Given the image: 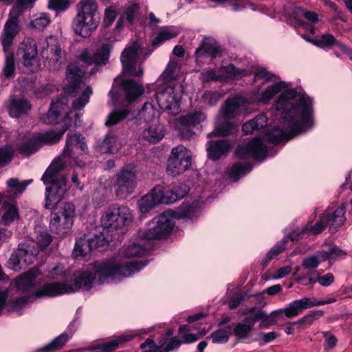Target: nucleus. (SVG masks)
<instances>
[{
	"instance_id": "obj_1",
	"label": "nucleus",
	"mask_w": 352,
	"mask_h": 352,
	"mask_svg": "<svg viewBox=\"0 0 352 352\" xmlns=\"http://www.w3.org/2000/svg\"><path fill=\"white\" fill-rule=\"evenodd\" d=\"M278 79V76L266 68L256 69L250 98L241 95L228 98L221 105L214 129L208 136L223 137L233 133L236 126L226 119L248 114L250 103L268 104L276 95L274 107L280 116V128L269 133L270 140L278 141L298 133L311 131L316 124L314 98L300 89L293 87L291 82Z\"/></svg>"
},
{
	"instance_id": "obj_2",
	"label": "nucleus",
	"mask_w": 352,
	"mask_h": 352,
	"mask_svg": "<svg viewBox=\"0 0 352 352\" xmlns=\"http://www.w3.org/2000/svg\"><path fill=\"white\" fill-rule=\"evenodd\" d=\"M148 240L140 236V231L119 254L113 258L91 264L97 278V285L117 283L133 276L142 270L147 262L138 258L144 256L149 250Z\"/></svg>"
},
{
	"instance_id": "obj_3",
	"label": "nucleus",
	"mask_w": 352,
	"mask_h": 352,
	"mask_svg": "<svg viewBox=\"0 0 352 352\" xmlns=\"http://www.w3.org/2000/svg\"><path fill=\"white\" fill-rule=\"evenodd\" d=\"M84 139L80 133H69L61 155L56 157L45 171L42 181L46 186L45 204L46 208L54 209V206L64 198L67 192L66 178L60 174L67 162L63 160V158H67L69 162L73 160L77 166H84V163L76 160L74 156V149L79 148L83 153L87 150Z\"/></svg>"
},
{
	"instance_id": "obj_4",
	"label": "nucleus",
	"mask_w": 352,
	"mask_h": 352,
	"mask_svg": "<svg viewBox=\"0 0 352 352\" xmlns=\"http://www.w3.org/2000/svg\"><path fill=\"white\" fill-rule=\"evenodd\" d=\"M277 115L279 116L277 124L270 125L267 129V118L263 113H260L254 118L245 122L243 126L242 130L245 134L252 133L255 131L263 133V136L259 135L253 139L245 140L240 144L235 151V156L239 159H248L253 158L256 160H263L267 157L273 155L274 153H270L268 149V146L265 144L267 143L276 144L282 141H287L300 134L305 133L309 131H306L292 135L289 137L283 138L278 141H272L269 138V133L275 129L280 128V116L276 111Z\"/></svg>"
},
{
	"instance_id": "obj_5",
	"label": "nucleus",
	"mask_w": 352,
	"mask_h": 352,
	"mask_svg": "<svg viewBox=\"0 0 352 352\" xmlns=\"http://www.w3.org/2000/svg\"><path fill=\"white\" fill-rule=\"evenodd\" d=\"M68 109V98L63 96L56 100H53L51 107L46 114L41 116V119L46 124H58L62 120L63 124L59 131H48L45 133L34 135L28 141L24 142L20 146L22 153L28 155L37 151L41 144H56L61 139L64 133L72 126L71 116L73 112H67Z\"/></svg>"
},
{
	"instance_id": "obj_6",
	"label": "nucleus",
	"mask_w": 352,
	"mask_h": 352,
	"mask_svg": "<svg viewBox=\"0 0 352 352\" xmlns=\"http://www.w3.org/2000/svg\"><path fill=\"white\" fill-rule=\"evenodd\" d=\"M32 270H34L32 269ZM37 275L35 278V285L32 289L33 297L38 298H52L60 295L78 292L80 290L89 291L95 284H97V278L91 265L74 272L69 280L63 282L47 283L36 288V278L39 274L37 270Z\"/></svg>"
},
{
	"instance_id": "obj_7",
	"label": "nucleus",
	"mask_w": 352,
	"mask_h": 352,
	"mask_svg": "<svg viewBox=\"0 0 352 352\" xmlns=\"http://www.w3.org/2000/svg\"><path fill=\"white\" fill-rule=\"evenodd\" d=\"M36 275V271L29 270L14 279L13 285L16 292L18 295H23L21 296L12 297L11 290L0 289V315L3 309L21 315L25 306L35 300L32 291L35 285Z\"/></svg>"
},
{
	"instance_id": "obj_8",
	"label": "nucleus",
	"mask_w": 352,
	"mask_h": 352,
	"mask_svg": "<svg viewBox=\"0 0 352 352\" xmlns=\"http://www.w3.org/2000/svg\"><path fill=\"white\" fill-rule=\"evenodd\" d=\"M346 206H330L322 213L320 219L313 226L307 225L302 229H296L289 234L292 241H299L310 234L317 235L322 233L327 227L331 232H336L346 222Z\"/></svg>"
},
{
	"instance_id": "obj_9",
	"label": "nucleus",
	"mask_w": 352,
	"mask_h": 352,
	"mask_svg": "<svg viewBox=\"0 0 352 352\" xmlns=\"http://www.w3.org/2000/svg\"><path fill=\"white\" fill-rule=\"evenodd\" d=\"M89 74L76 64H70L67 67L66 79L68 82L65 91L74 98L72 108L74 110H80L89 102L92 94L91 87L85 82Z\"/></svg>"
},
{
	"instance_id": "obj_10",
	"label": "nucleus",
	"mask_w": 352,
	"mask_h": 352,
	"mask_svg": "<svg viewBox=\"0 0 352 352\" xmlns=\"http://www.w3.org/2000/svg\"><path fill=\"white\" fill-rule=\"evenodd\" d=\"M246 316L242 322L236 324L233 328V334L238 340H245L252 335L253 327L256 321L263 324L272 325L284 320L283 309H280L271 312L270 315L256 307L248 308L242 313Z\"/></svg>"
},
{
	"instance_id": "obj_11",
	"label": "nucleus",
	"mask_w": 352,
	"mask_h": 352,
	"mask_svg": "<svg viewBox=\"0 0 352 352\" xmlns=\"http://www.w3.org/2000/svg\"><path fill=\"white\" fill-rule=\"evenodd\" d=\"M77 11L73 29L77 34L88 37L100 23L98 3L96 0H81L77 6Z\"/></svg>"
},
{
	"instance_id": "obj_12",
	"label": "nucleus",
	"mask_w": 352,
	"mask_h": 352,
	"mask_svg": "<svg viewBox=\"0 0 352 352\" xmlns=\"http://www.w3.org/2000/svg\"><path fill=\"white\" fill-rule=\"evenodd\" d=\"M175 210H168L155 217L146 229L140 230V236L148 241L168 238L175 228Z\"/></svg>"
},
{
	"instance_id": "obj_13",
	"label": "nucleus",
	"mask_w": 352,
	"mask_h": 352,
	"mask_svg": "<svg viewBox=\"0 0 352 352\" xmlns=\"http://www.w3.org/2000/svg\"><path fill=\"white\" fill-rule=\"evenodd\" d=\"M144 44L143 39H135L122 52L120 60L124 75L138 77L143 75L141 64L146 57L144 52Z\"/></svg>"
},
{
	"instance_id": "obj_14",
	"label": "nucleus",
	"mask_w": 352,
	"mask_h": 352,
	"mask_svg": "<svg viewBox=\"0 0 352 352\" xmlns=\"http://www.w3.org/2000/svg\"><path fill=\"white\" fill-rule=\"evenodd\" d=\"M36 0H16V6L10 10L6 22L1 43L3 51L11 50L14 38L20 31L19 18L26 9L31 8Z\"/></svg>"
},
{
	"instance_id": "obj_15",
	"label": "nucleus",
	"mask_w": 352,
	"mask_h": 352,
	"mask_svg": "<svg viewBox=\"0 0 352 352\" xmlns=\"http://www.w3.org/2000/svg\"><path fill=\"white\" fill-rule=\"evenodd\" d=\"M155 98L159 107L172 115L180 111L184 87L180 83L157 85Z\"/></svg>"
},
{
	"instance_id": "obj_16",
	"label": "nucleus",
	"mask_w": 352,
	"mask_h": 352,
	"mask_svg": "<svg viewBox=\"0 0 352 352\" xmlns=\"http://www.w3.org/2000/svg\"><path fill=\"white\" fill-rule=\"evenodd\" d=\"M40 54L45 66L51 71H58L65 64V54L56 36H49L38 41Z\"/></svg>"
},
{
	"instance_id": "obj_17",
	"label": "nucleus",
	"mask_w": 352,
	"mask_h": 352,
	"mask_svg": "<svg viewBox=\"0 0 352 352\" xmlns=\"http://www.w3.org/2000/svg\"><path fill=\"white\" fill-rule=\"evenodd\" d=\"M137 167L133 164H127L116 175L115 192L118 197L124 199L131 195L138 186Z\"/></svg>"
},
{
	"instance_id": "obj_18",
	"label": "nucleus",
	"mask_w": 352,
	"mask_h": 352,
	"mask_svg": "<svg viewBox=\"0 0 352 352\" xmlns=\"http://www.w3.org/2000/svg\"><path fill=\"white\" fill-rule=\"evenodd\" d=\"M133 219L132 211L129 207L115 204L104 212L100 222L104 228L118 230L130 224Z\"/></svg>"
},
{
	"instance_id": "obj_19",
	"label": "nucleus",
	"mask_w": 352,
	"mask_h": 352,
	"mask_svg": "<svg viewBox=\"0 0 352 352\" xmlns=\"http://www.w3.org/2000/svg\"><path fill=\"white\" fill-rule=\"evenodd\" d=\"M16 56L27 72L34 73L39 70L41 64L38 56V44L32 38H25L20 43Z\"/></svg>"
},
{
	"instance_id": "obj_20",
	"label": "nucleus",
	"mask_w": 352,
	"mask_h": 352,
	"mask_svg": "<svg viewBox=\"0 0 352 352\" xmlns=\"http://www.w3.org/2000/svg\"><path fill=\"white\" fill-rule=\"evenodd\" d=\"M192 164V154L183 145H179L171 150L167 162L166 171L168 175L177 176L189 169Z\"/></svg>"
},
{
	"instance_id": "obj_21",
	"label": "nucleus",
	"mask_w": 352,
	"mask_h": 352,
	"mask_svg": "<svg viewBox=\"0 0 352 352\" xmlns=\"http://www.w3.org/2000/svg\"><path fill=\"white\" fill-rule=\"evenodd\" d=\"M248 74V70L238 69L232 64H230L216 69L205 68L201 71L199 79L204 83L211 81L222 82L229 79L240 78Z\"/></svg>"
},
{
	"instance_id": "obj_22",
	"label": "nucleus",
	"mask_w": 352,
	"mask_h": 352,
	"mask_svg": "<svg viewBox=\"0 0 352 352\" xmlns=\"http://www.w3.org/2000/svg\"><path fill=\"white\" fill-rule=\"evenodd\" d=\"M155 329V326L146 328H142L126 331L108 342L99 345L91 351V352H110L116 349L125 342L131 341L135 338H141L143 336L150 333Z\"/></svg>"
},
{
	"instance_id": "obj_23",
	"label": "nucleus",
	"mask_w": 352,
	"mask_h": 352,
	"mask_svg": "<svg viewBox=\"0 0 352 352\" xmlns=\"http://www.w3.org/2000/svg\"><path fill=\"white\" fill-rule=\"evenodd\" d=\"M337 299L334 297L328 298L324 300H316L314 298H302L301 299L294 300L290 302L285 309H283V313L287 318H293L301 314L304 310L331 304L335 302Z\"/></svg>"
},
{
	"instance_id": "obj_24",
	"label": "nucleus",
	"mask_w": 352,
	"mask_h": 352,
	"mask_svg": "<svg viewBox=\"0 0 352 352\" xmlns=\"http://www.w3.org/2000/svg\"><path fill=\"white\" fill-rule=\"evenodd\" d=\"M111 45H102L95 52L84 50L80 55V60L87 65H105L109 58Z\"/></svg>"
},
{
	"instance_id": "obj_25",
	"label": "nucleus",
	"mask_w": 352,
	"mask_h": 352,
	"mask_svg": "<svg viewBox=\"0 0 352 352\" xmlns=\"http://www.w3.org/2000/svg\"><path fill=\"white\" fill-rule=\"evenodd\" d=\"M204 207V201L196 199L190 202L184 203L177 210H175L177 219L184 218L189 220L197 219L201 214Z\"/></svg>"
},
{
	"instance_id": "obj_26",
	"label": "nucleus",
	"mask_w": 352,
	"mask_h": 352,
	"mask_svg": "<svg viewBox=\"0 0 352 352\" xmlns=\"http://www.w3.org/2000/svg\"><path fill=\"white\" fill-rule=\"evenodd\" d=\"M114 84L122 87L125 94L126 100L129 103L134 101L144 93L142 85L132 80L124 79L119 76L115 79Z\"/></svg>"
},
{
	"instance_id": "obj_27",
	"label": "nucleus",
	"mask_w": 352,
	"mask_h": 352,
	"mask_svg": "<svg viewBox=\"0 0 352 352\" xmlns=\"http://www.w3.org/2000/svg\"><path fill=\"white\" fill-rule=\"evenodd\" d=\"M231 147V142L226 139L210 140L206 143L208 155L212 160H217L226 155Z\"/></svg>"
},
{
	"instance_id": "obj_28",
	"label": "nucleus",
	"mask_w": 352,
	"mask_h": 352,
	"mask_svg": "<svg viewBox=\"0 0 352 352\" xmlns=\"http://www.w3.org/2000/svg\"><path fill=\"white\" fill-rule=\"evenodd\" d=\"M252 169L248 162H236L228 166L225 171L224 177L231 182H236L245 177Z\"/></svg>"
},
{
	"instance_id": "obj_29",
	"label": "nucleus",
	"mask_w": 352,
	"mask_h": 352,
	"mask_svg": "<svg viewBox=\"0 0 352 352\" xmlns=\"http://www.w3.org/2000/svg\"><path fill=\"white\" fill-rule=\"evenodd\" d=\"M210 330V327L207 329L197 328L195 327H190L188 324L181 325L179 328L178 333L182 340V343H192L200 338L204 336Z\"/></svg>"
},
{
	"instance_id": "obj_30",
	"label": "nucleus",
	"mask_w": 352,
	"mask_h": 352,
	"mask_svg": "<svg viewBox=\"0 0 352 352\" xmlns=\"http://www.w3.org/2000/svg\"><path fill=\"white\" fill-rule=\"evenodd\" d=\"M160 189L155 186L138 200V205L141 213H146L155 206L160 204V197H158L160 192Z\"/></svg>"
},
{
	"instance_id": "obj_31",
	"label": "nucleus",
	"mask_w": 352,
	"mask_h": 352,
	"mask_svg": "<svg viewBox=\"0 0 352 352\" xmlns=\"http://www.w3.org/2000/svg\"><path fill=\"white\" fill-rule=\"evenodd\" d=\"M179 65L177 60L175 59H171L164 72L156 80L157 85L161 84H170V83H179L177 81L178 76Z\"/></svg>"
},
{
	"instance_id": "obj_32",
	"label": "nucleus",
	"mask_w": 352,
	"mask_h": 352,
	"mask_svg": "<svg viewBox=\"0 0 352 352\" xmlns=\"http://www.w3.org/2000/svg\"><path fill=\"white\" fill-rule=\"evenodd\" d=\"M30 109L31 104L27 100L22 98H11L8 110L12 118H19L27 113Z\"/></svg>"
},
{
	"instance_id": "obj_33",
	"label": "nucleus",
	"mask_w": 352,
	"mask_h": 352,
	"mask_svg": "<svg viewBox=\"0 0 352 352\" xmlns=\"http://www.w3.org/2000/svg\"><path fill=\"white\" fill-rule=\"evenodd\" d=\"M165 135L164 126L157 122L148 126L142 133V138L151 143H157L160 141Z\"/></svg>"
},
{
	"instance_id": "obj_34",
	"label": "nucleus",
	"mask_w": 352,
	"mask_h": 352,
	"mask_svg": "<svg viewBox=\"0 0 352 352\" xmlns=\"http://www.w3.org/2000/svg\"><path fill=\"white\" fill-rule=\"evenodd\" d=\"M122 143L113 133H108L99 144V150L103 153H117L122 147Z\"/></svg>"
},
{
	"instance_id": "obj_35",
	"label": "nucleus",
	"mask_w": 352,
	"mask_h": 352,
	"mask_svg": "<svg viewBox=\"0 0 352 352\" xmlns=\"http://www.w3.org/2000/svg\"><path fill=\"white\" fill-rule=\"evenodd\" d=\"M139 12V6L135 3H130L124 10L123 13L120 15L118 21L116 23V28L118 30H120L124 26V20L130 24L133 25Z\"/></svg>"
},
{
	"instance_id": "obj_36",
	"label": "nucleus",
	"mask_w": 352,
	"mask_h": 352,
	"mask_svg": "<svg viewBox=\"0 0 352 352\" xmlns=\"http://www.w3.org/2000/svg\"><path fill=\"white\" fill-rule=\"evenodd\" d=\"M64 219L58 214H56L55 211L52 212L50 216V230L60 236H63L67 234L72 226H64Z\"/></svg>"
},
{
	"instance_id": "obj_37",
	"label": "nucleus",
	"mask_w": 352,
	"mask_h": 352,
	"mask_svg": "<svg viewBox=\"0 0 352 352\" xmlns=\"http://www.w3.org/2000/svg\"><path fill=\"white\" fill-rule=\"evenodd\" d=\"M180 28L177 26L163 27L158 32L157 36L153 39L152 45L157 47L162 43L176 37L180 33Z\"/></svg>"
},
{
	"instance_id": "obj_38",
	"label": "nucleus",
	"mask_w": 352,
	"mask_h": 352,
	"mask_svg": "<svg viewBox=\"0 0 352 352\" xmlns=\"http://www.w3.org/2000/svg\"><path fill=\"white\" fill-rule=\"evenodd\" d=\"M56 214H60L64 219V226H73L74 219L76 216V206L72 202H65L59 207Z\"/></svg>"
},
{
	"instance_id": "obj_39",
	"label": "nucleus",
	"mask_w": 352,
	"mask_h": 352,
	"mask_svg": "<svg viewBox=\"0 0 352 352\" xmlns=\"http://www.w3.org/2000/svg\"><path fill=\"white\" fill-rule=\"evenodd\" d=\"M206 116L201 111L190 112L179 119V124L184 126L195 127L206 120Z\"/></svg>"
},
{
	"instance_id": "obj_40",
	"label": "nucleus",
	"mask_w": 352,
	"mask_h": 352,
	"mask_svg": "<svg viewBox=\"0 0 352 352\" xmlns=\"http://www.w3.org/2000/svg\"><path fill=\"white\" fill-rule=\"evenodd\" d=\"M322 255L324 256L325 261L327 260H336L344 258L346 253L340 249L337 245L331 243H325L322 245V249L320 250Z\"/></svg>"
},
{
	"instance_id": "obj_41",
	"label": "nucleus",
	"mask_w": 352,
	"mask_h": 352,
	"mask_svg": "<svg viewBox=\"0 0 352 352\" xmlns=\"http://www.w3.org/2000/svg\"><path fill=\"white\" fill-rule=\"evenodd\" d=\"M139 116L140 119L144 120L146 123H151L158 120L160 112L152 103L145 102L139 112Z\"/></svg>"
},
{
	"instance_id": "obj_42",
	"label": "nucleus",
	"mask_w": 352,
	"mask_h": 352,
	"mask_svg": "<svg viewBox=\"0 0 352 352\" xmlns=\"http://www.w3.org/2000/svg\"><path fill=\"white\" fill-rule=\"evenodd\" d=\"M69 340L66 335L62 333L49 343L39 347L37 351L40 352H52L60 349Z\"/></svg>"
},
{
	"instance_id": "obj_43",
	"label": "nucleus",
	"mask_w": 352,
	"mask_h": 352,
	"mask_svg": "<svg viewBox=\"0 0 352 352\" xmlns=\"http://www.w3.org/2000/svg\"><path fill=\"white\" fill-rule=\"evenodd\" d=\"M51 23V16L48 13L41 12L34 14L29 23L28 27L38 30H42Z\"/></svg>"
},
{
	"instance_id": "obj_44",
	"label": "nucleus",
	"mask_w": 352,
	"mask_h": 352,
	"mask_svg": "<svg viewBox=\"0 0 352 352\" xmlns=\"http://www.w3.org/2000/svg\"><path fill=\"white\" fill-rule=\"evenodd\" d=\"M325 257L320 251L305 257L302 261V267L304 269L315 270L322 262L325 261Z\"/></svg>"
},
{
	"instance_id": "obj_45",
	"label": "nucleus",
	"mask_w": 352,
	"mask_h": 352,
	"mask_svg": "<svg viewBox=\"0 0 352 352\" xmlns=\"http://www.w3.org/2000/svg\"><path fill=\"white\" fill-rule=\"evenodd\" d=\"M1 222L4 225H10L19 217V210L14 204H4L3 206Z\"/></svg>"
},
{
	"instance_id": "obj_46",
	"label": "nucleus",
	"mask_w": 352,
	"mask_h": 352,
	"mask_svg": "<svg viewBox=\"0 0 352 352\" xmlns=\"http://www.w3.org/2000/svg\"><path fill=\"white\" fill-rule=\"evenodd\" d=\"M17 250H21V252H23V255L20 256L22 258L25 267L27 265L32 264L34 261L36 255L38 253V250L37 249L27 243L19 245Z\"/></svg>"
},
{
	"instance_id": "obj_47",
	"label": "nucleus",
	"mask_w": 352,
	"mask_h": 352,
	"mask_svg": "<svg viewBox=\"0 0 352 352\" xmlns=\"http://www.w3.org/2000/svg\"><path fill=\"white\" fill-rule=\"evenodd\" d=\"M32 182V179L19 182L17 179L10 178L7 181V186L10 189V192L12 194L13 198H16L24 192Z\"/></svg>"
},
{
	"instance_id": "obj_48",
	"label": "nucleus",
	"mask_w": 352,
	"mask_h": 352,
	"mask_svg": "<svg viewBox=\"0 0 352 352\" xmlns=\"http://www.w3.org/2000/svg\"><path fill=\"white\" fill-rule=\"evenodd\" d=\"M220 54V50L217 47H214L208 42H203L200 46L196 50L195 56L199 58L201 56H208L212 58L217 57Z\"/></svg>"
},
{
	"instance_id": "obj_49",
	"label": "nucleus",
	"mask_w": 352,
	"mask_h": 352,
	"mask_svg": "<svg viewBox=\"0 0 352 352\" xmlns=\"http://www.w3.org/2000/svg\"><path fill=\"white\" fill-rule=\"evenodd\" d=\"M287 242L288 239L287 238H284L278 242L276 245H274L263 257L262 263L264 265H267L276 256L283 252L285 249L286 243Z\"/></svg>"
},
{
	"instance_id": "obj_50",
	"label": "nucleus",
	"mask_w": 352,
	"mask_h": 352,
	"mask_svg": "<svg viewBox=\"0 0 352 352\" xmlns=\"http://www.w3.org/2000/svg\"><path fill=\"white\" fill-rule=\"evenodd\" d=\"M91 249L87 240L82 238L76 239V244L73 250L72 256L76 259H80L85 257Z\"/></svg>"
},
{
	"instance_id": "obj_51",
	"label": "nucleus",
	"mask_w": 352,
	"mask_h": 352,
	"mask_svg": "<svg viewBox=\"0 0 352 352\" xmlns=\"http://www.w3.org/2000/svg\"><path fill=\"white\" fill-rule=\"evenodd\" d=\"M6 56L5 65L3 69V75L6 78L12 77L15 71L14 56L12 50L4 51Z\"/></svg>"
},
{
	"instance_id": "obj_52",
	"label": "nucleus",
	"mask_w": 352,
	"mask_h": 352,
	"mask_svg": "<svg viewBox=\"0 0 352 352\" xmlns=\"http://www.w3.org/2000/svg\"><path fill=\"white\" fill-rule=\"evenodd\" d=\"M231 327L228 326L224 329H219L211 333L210 338L214 344H224L226 343L230 338L231 333Z\"/></svg>"
},
{
	"instance_id": "obj_53",
	"label": "nucleus",
	"mask_w": 352,
	"mask_h": 352,
	"mask_svg": "<svg viewBox=\"0 0 352 352\" xmlns=\"http://www.w3.org/2000/svg\"><path fill=\"white\" fill-rule=\"evenodd\" d=\"M128 110L126 109L115 108L107 118L105 124L111 126L124 119L128 115Z\"/></svg>"
},
{
	"instance_id": "obj_54",
	"label": "nucleus",
	"mask_w": 352,
	"mask_h": 352,
	"mask_svg": "<svg viewBox=\"0 0 352 352\" xmlns=\"http://www.w3.org/2000/svg\"><path fill=\"white\" fill-rule=\"evenodd\" d=\"M23 252L21 250H15L13 253H12L10 258L7 262L8 267L15 271L18 272L25 268V265L23 263L22 258L20 256H22Z\"/></svg>"
},
{
	"instance_id": "obj_55",
	"label": "nucleus",
	"mask_w": 352,
	"mask_h": 352,
	"mask_svg": "<svg viewBox=\"0 0 352 352\" xmlns=\"http://www.w3.org/2000/svg\"><path fill=\"white\" fill-rule=\"evenodd\" d=\"M36 241L38 245L36 248L38 251L42 250L49 245L52 241V236L46 230H36Z\"/></svg>"
},
{
	"instance_id": "obj_56",
	"label": "nucleus",
	"mask_w": 352,
	"mask_h": 352,
	"mask_svg": "<svg viewBox=\"0 0 352 352\" xmlns=\"http://www.w3.org/2000/svg\"><path fill=\"white\" fill-rule=\"evenodd\" d=\"M222 97V95L217 91H206L201 98V102L208 105H214Z\"/></svg>"
},
{
	"instance_id": "obj_57",
	"label": "nucleus",
	"mask_w": 352,
	"mask_h": 352,
	"mask_svg": "<svg viewBox=\"0 0 352 352\" xmlns=\"http://www.w3.org/2000/svg\"><path fill=\"white\" fill-rule=\"evenodd\" d=\"M296 282L299 284L308 286L317 283V270H310L303 276L296 278Z\"/></svg>"
},
{
	"instance_id": "obj_58",
	"label": "nucleus",
	"mask_w": 352,
	"mask_h": 352,
	"mask_svg": "<svg viewBox=\"0 0 352 352\" xmlns=\"http://www.w3.org/2000/svg\"><path fill=\"white\" fill-rule=\"evenodd\" d=\"M313 43L321 48H327L332 45H334L336 39L331 34H324L322 36L316 40H314Z\"/></svg>"
},
{
	"instance_id": "obj_59",
	"label": "nucleus",
	"mask_w": 352,
	"mask_h": 352,
	"mask_svg": "<svg viewBox=\"0 0 352 352\" xmlns=\"http://www.w3.org/2000/svg\"><path fill=\"white\" fill-rule=\"evenodd\" d=\"M67 274V270L63 263H58L52 266L48 270V276L52 278L65 277Z\"/></svg>"
},
{
	"instance_id": "obj_60",
	"label": "nucleus",
	"mask_w": 352,
	"mask_h": 352,
	"mask_svg": "<svg viewBox=\"0 0 352 352\" xmlns=\"http://www.w3.org/2000/svg\"><path fill=\"white\" fill-rule=\"evenodd\" d=\"M14 149L10 145L0 148V166H3L8 164L12 158Z\"/></svg>"
},
{
	"instance_id": "obj_61",
	"label": "nucleus",
	"mask_w": 352,
	"mask_h": 352,
	"mask_svg": "<svg viewBox=\"0 0 352 352\" xmlns=\"http://www.w3.org/2000/svg\"><path fill=\"white\" fill-rule=\"evenodd\" d=\"M91 250L100 247L104 246L109 243V239L104 234L95 235L87 241Z\"/></svg>"
},
{
	"instance_id": "obj_62",
	"label": "nucleus",
	"mask_w": 352,
	"mask_h": 352,
	"mask_svg": "<svg viewBox=\"0 0 352 352\" xmlns=\"http://www.w3.org/2000/svg\"><path fill=\"white\" fill-rule=\"evenodd\" d=\"M323 314H324V312L322 311H320V310L315 311L302 317V318H300V320L296 321L295 323L309 326L314 322V321H315L316 320L322 317L323 316Z\"/></svg>"
},
{
	"instance_id": "obj_63",
	"label": "nucleus",
	"mask_w": 352,
	"mask_h": 352,
	"mask_svg": "<svg viewBox=\"0 0 352 352\" xmlns=\"http://www.w3.org/2000/svg\"><path fill=\"white\" fill-rule=\"evenodd\" d=\"M171 190L173 192L175 197L169 198V201H177L183 197H184L189 191V188L186 184H182L172 188Z\"/></svg>"
},
{
	"instance_id": "obj_64",
	"label": "nucleus",
	"mask_w": 352,
	"mask_h": 352,
	"mask_svg": "<svg viewBox=\"0 0 352 352\" xmlns=\"http://www.w3.org/2000/svg\"><path fill=\"white\" fill-rule=\"evenodd\" d=\"M140 349L143 352H158L160 351L159 346L153 338H148L140 346Z\"/></svg>"
}]
</instances>
